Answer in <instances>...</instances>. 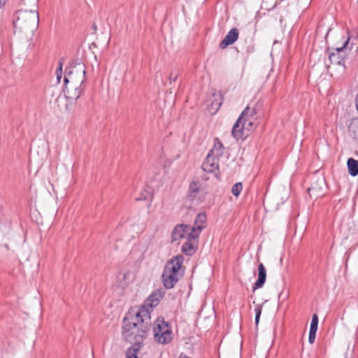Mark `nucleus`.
Wrapping results in <instances>:
<instances>
[{"label":"nucleus","instance_id":"f257e3e1","mask_svg":"<svg viewBox=\"0 0 358 358\" xmlns=\"http://www.w3.org/2000/svg\"><path fill=\"white\" fill-rule=\"evenodd\" d=\"M151 317L147 310L141 313L131 308L126 313L122 322V334L123 338L132 345L143 346L151 327Z\"/></svg>","mask_w":358,"mask_h":358},{"label":"nucleus","instance_id":"f03ea898","mask_svg":"<svg viewBox=\"0 0 358 358\" xmlns=\"http://www.w3.org/2000/svg\"><path fill=\"white\" fill-rule=\"evenodd\" d=\"M85 65L78 60L72 61L65 69L64 85L68 84H84L86 81Z\"/></svg>","mask_w":358,"mask_h":358},{"label":"nucleus","instance_id":"7ed1b4c3","mask_svg":"<svg viewBox=\"0 0 358 358\" xmlns=\"http://www.w3.org/2000/svg\"><path fill=\"white\" fill-rule=\"evenodd\" d=\"M153 334L155 341L159 344H169L173 339L171 325L163 317H159L155 322Z\"/></svg>","mask_w":358,"mask_h":358},{"label":"nucleus","instance_id":"20e7f679","mask_svg":"<svg viewBox=\"0 0 358 358\" xmlns=\"http://www.w3.org/2000/svg\"><path fill=\"white\" fill-rule=\"evenodd\" d=\"M256 108H251L249 106L245 108L232 128L231 134L234 138L238 140L240 138H245L247 137L248 134H244V127H241V124L243 120H245L246 119L256 120Z\"/></svg>","mask_w":358,"mask_h":358},{"label":"nucleus","instance_id":"39448f33","mask_svg":"<svg viewBox=\"0 0 358 358\" xmlns=\"http://www.w3.org/2000/svg\"><path fill=\"white\" fill-rule=\"evenodd\" d=\"M165 291L162 288H159L154 291L144 301L140 307H134L138 312H142L143 310H147L150 315L153 308L156 307L159 301L164 297Z\"/></svg>","mask_w":358,"mask_h":358},{"label":"nucleus","instance_id":"423d86ee","mask_svg":"<svg viewBox=\"0 0 358 358\" xmlns=\"http://www.w3.org/2000/svg\"><path fill=\"white\" fill-rule=\"evenodd\" d=\"M183 261L184 257L182 255H178L173 257L166 262L163 271H167L169 274L180 278L182 274L180 275V270L182 267Z\"/></svg>","mask_w":358,"mask_h":358},{"label":"nucleus","instance_id":"0eeeda50","mask_svg":"<svg viewBox=\"0 0 358 358\" xmlns=\"http://www.w3.org/2000/svg\"><path fill=\"white\" fill-rule=\"evenodd\" d=\"M83 84H68L65 85L64 92L69 103L77 101L83 92Z\"/></svg>","mask_w":358,"mask_h":358},{"label":"nucleus","instance_id":"6e6552de","mask_svg":"<svg viewBox=\"0 0 358 358\" xmlns=\"http://www.w3.org/2000/svg\"><path fill=\"white\" fill-rule=\"evenodd\" d=\"M17 14L18 16L13 23L15 27L17 25L20 26L26 22H27L29 24H34L36 21H38V13L36 11L30 10L27 12V10H20L17 12Z\"/></svg>","mask_w":358,"mask_h":358},{"label":"nucleus","instance_id":"1a4fd4ad","mask_svg":"<svg viewBox=\"0 0 358 358\" xmlns=\"http://www.w3.org/2000/svg\"><path fill=\"white\" fill-rule=\"evenodd\" d=\"M219 157H215L211 153H208L205 161L202 164V169L208 173H213L215 170H218L219 169Z\"/></svg>","mask_w":358,"mask_h":358},{"label":"nucleus","instance_id":"9d476101","mask_svg":"<svg viewBox=\"0 0 358 358\" xmlns=\"http://www.w3.org/2000/svg\"><path fill=\"white\" fill-rule=\"evenodd\" d=\"M238 29L237 28L231 29L220 43L219 48L222 50L225 49L229 45L234 44L238 40Z\"/></svg>","mask_w":358,"mask_h":358},{"label":"nucleus","instance_id":"9b49d317","mask_svg":"<svg viewBox=\"0 0 358 358\" xmlns=\"http://www.w3.org/2000/svg\"><path fill=\"white\" fill-rule=\"evenodd\" d=\"M266 280V270L262 263L258 264V278L252 286V292L262 288Z\"/></svg>","mask_w":358,"mask_h":358},{"label":"nucleus","instance_id":"f8f14e48","mask_svg":"<svg viewBox=\"0 0 358 358\" xmlns=\"http://www.w3.org/2000/svg\"><path fill=\"white\" fill-rule=\"evenodd\" d=\"M180 277L169 274L167 271H163L162 275V280L165 289H170L174 287L178 282Z\"/></svg>","mask_w":358,"mask_h":358},{"label":"nucleus","instance_id":"ddd939ff","mask_svg":"<svg viewBox=\"0 0 358 358\" xmlns=\"http://www.w3.org/2000/svg\"><path fill=\"white\" fill-rule=\"evenodd\" d=\"M188 229H190V225L184 224L176 225L171 233L173 241H176L186 238V233Z\"/></svg>","mask_w":358,"mask_h":358},{"label":"nucleus","instance_id":"4468645a","mask_svg":"<svg viewBox=\"0 0 358 358\" xmlns=\"http://www.w3.org/2000/svg\"><path fill=\"white\" fill-rule=\"evenodd\" d=\"M345 56L339 52H329V60L331 64L341 66L345 69Z\"/></svg>","mask_w":358,"mask_h":358},{"label":"nucleus","instance_id":"2eb2a0df","mask_svg":"<svg viewBox=\"0 0 358 358\" xmlns=\"http://www.w3.org/2000/svg\"><path fill=\"white\" fill-rule=\"evenodd\" d=\"M224 147L222 143L219 140L218 138H215L214 140L213 148L209 151L208 153L215 155V157H220L224 152Z\"/></svg>","mask_w":358,"mask_h":358},{"label":"nucleus","instance_id":"dca6fc26","mask_svg":"<svg viewBox=\"0 0 358 358\" xmlns=\"http://www.w3.org/2000/svg\"><path fill=\"white\" fill-rule=\"evenodd\" d=\"M347 166L351 176L355 177L358 175V160L349 158L347 161Z\"/></svg>","mask_w":358,"mask_h":358},{"label":"nucleus","instance_id":"f3484780","mask_svg":"<svg viewBox=\"0 0 358 358\" xmlns=\"http://www.w3.org/2000/svg\"><path fill=\"white\" fill-rule=\"evenodd\" d=\"M201 231V227L190 226V229H188V231L186 233V239L192 241L198 238Z\"/></svg>","mask_w":358,"mask_h":358},{"label":"nucleus","instance_id":"a211bd4d","mask_svg":"<svg viewBox=\"0 0 358 358\" xmlns=\"http://www.w3.org/2000/svg\"><path fill=\"white\" fill-rule=\"evenodd\" d=\"M182 252L187 256H192L195 252L196 248L194 247L192 241L187 240L182 246Z\"/></svg>","mask_w":358,"mask_h":358},{"label":"nucleus","instance_id":"6ab92c4d","mask_svg":"<svg viewBox=\"0 0 358 358\" xmlns=\"http://www.w3.org/2000/svg\"><path fill=\"white\" fill-rule=\"evenodd\" d=\"M200 189V186L199 185L198 182L192 181L188 189V196L190 198V199L193 200L194 199Z\"/></svg>","mask_w":358,"mask_h":358},{"label":"nucleus","instance_id":"aec40b11","mask_svg":"<svg viewBox=\"0 0 358 358\" xmlns=\"http://www.w3.org/2000/svg\"><path fill=\"white\" fill-rule=\"evenodd\" d=\"M348 134L352 138L358 140V120H353L350 123Z\"/></svg>","mask_w":358,"mask_h":358},{"label":"nucleus","instance_id":"412c9836","mask_svg":"<svg viewBox=\"0 0 358 358\" xmlns=\"http://www.w3.org/2000/svg\"><path fill=\"white\" fill-rule=\"evenodd\" d=\"M195 227H201L202 230L206 227V215L205 213H199L194 220V224Z\"/></svg>","mask_w":358,"mask_h":358},{"label":"nucleus","instance_id":"4be33fe9","mask_svg":"<svg viewBox=\"0 0 358 358\" xmlns=\"http://www.w3.org/2000/svg\"><path fill=\"white\" fill-rule=\"evenodd\" d=\"M141 347L136 345H132L129 347L125 352L126 358H138L137 354L141 350Z\"/></svg>","mask_w":358,"mask_h":358},{"label":"nucleus","instance_id":"5701e85b","mask_svg":"<svg viewBox=\"0 0 358 358\" xmlns=\"http://www.w3.org/2000/svg\"><path fill=\"white\" fill-rule=\"evenodd\" d=\"M254 120H248V119H246L245 120H243L242 123L241 124V127H244V131L245 130H248V131H250L255 128Z\"/></svg>","mask_w":358,"mask_h":358},{"label":"nucleus","instance_id":"b1692460","mask_svg":"<svg viewBox=\"0 0 358 358\" xmlns=\"http://www.w3.org/2000/svg\"><path fill=\"white\" fill-rule=\"evenodd\" d=\"M243 189L242 182H238L235 183L231 188V193L235 196H238Z\"/></svg>","mask_w":358,"mask_h":358},{"label":"nucleus","instance_id":"393cba45","mask_svg":"<svg viewBox=\"0 0 358 358\" xmlns=\"http://www.w3.org/2000/svg\"><path fill=\"white\" fill-rule=\"evenodd\" d=\"M350 40V36H348L347 40L344 42L343 46L341 47V48H335L334 49L335 51H333L332 52H339L340 54H342V52H343V50L347 48V46H348V45L349 43ZM329 50H330V48H328L327 49V52H330Z\"/></svg>","mask_w":358,"mask_h":358},{"label":"nucleus","instance_id":"a878e982","mask_svg":"<svg viewBox=\"0 0 358 358\" xmlns=\"http://www.w3.org/2000/svg\"><path fill=\"white\" fill-rule=\"evenodd\" d=\"M262 305L258 304L255 306V324L257 326L259 322L260 316L262 314Z\"/></svg>","mask_w":358,"mask_h":358},{"label":"nucleus","instance_id":"bb28decb","mask_svg":"<svg viewBox=\"0 0 358 358\" xmlns=\"http://www.w3.org/2000/svg\"><path fill=\"white\" fill-rule=\"evenodd\" d=\"M318 322H319V319H318L317 315V314H313V316H312V320H311L310 329H313V330L317 331V327H318Z\"/></svg>","mask_w":358,"mask_h":358},{"label":"nucleus","instance_id":"cd10ccee","mask_svg":"<svg viewBox=\"0 0 358 358\" xmlns=\"http://www.w3.org/2000/svg\"><path fill=\"white\" fill-rule=\"evenodd\" d=\"M152 197V195L150 194V192L146 189H145L141 194L139 197H136L135 199L136 201H144L147 200L149 198Z\"/></svg>","mask_w":358,"mask_h":358},{"label":"nucleus","instance_id":"c85d7f7f","mask_svg":"<svg viewBox=\"0 0 358 358\" xmlns=\"http://www.w3.org/2000/svg\"><path fill=\"white\" fill-rule=\"evenodd\" d=\"M317 331L310 329L308 336V342L313 344L315 342Z\"/></svg>","mask_w":358,"mask_h":358},{"label":"nucleus","instance_id":"c756f323","mask_svg":"<svg viewBox=\"0 0 358 358\" xmlns=\"http://www.w3.org/2000/svg\"><path fill=\"white\" fill-rule=\"evenodd\" d=\"M178 76V71L176 70V73L174 72V71H172L171 72V73L169 75V78L170 84H171L172 82L176 81Z\"/></svg>","mask_w":358,"mask_h":358},{"label":"nucleus","instance_id":"7c9ffc66","mask_svg":"<svg viewBox=\"0 0 358 358\" xmlns=\"http://www.w3.org/2000/svg\"><path fill=\"white\" fill-rule=\"evenodd\" d=\"M62 65H63V63H62V60L60 59L59 61V66L56 70V73H62Z\"/></svg>","mask_w":358,"mask_h":358},{"label":"nucleus","instance_id":"2f4dec72","mask_svg":"<svg viewBox=\"0 0 358 358\" xmlns=\"http://www.w3.org/2000/svg\"><path fill=\"white\" fill-rule=\"evenodd\" d=\"M6 0H0V8L5 5Z\"/></svg>","mask_w":358,"mask_h":358},{"label":"nucleus","instance_id":"473e14b6","mask_svg":"<svg viewBox=\"0 0 358 358\" xmlns=\"http://www.w3.org/2000/svg\"><path fill=\"white\" fill-rule=\"evenodd\" d=\"M56 74H57V80H58V82H59V81H60V79H61V78H62V73H56Z\"/></svg>","mask_w":358,"mask_h":358},{"label":"nucleus","instance_id":"72a5a7b5","mask_svg":"<svg viewBox=\"0 0 358 358\" xmlns=\"http://www.w3.org/2000/svg\"><path fill=\"white\" fill-rule=\"evenodd\" d=\"M315 190V187H309L308 189V192L310 194L311 192H313Z\"/></svg>","mask_w":358,"mask_h":358},{"label":"nucleus","instance_id":"f704fd0d","mask_svg":"<svg viewBox=\"0 0 358 358\" xmlns=\"http://www.w3.org/2000/svg\"><path fill=\"white\" fill-rule=\"evenodd\" d=\"M356 31V36L355 38L358 39V27L355 29Z\"/></svg>","mask_w":358,"mask_h":358},{"label":"nucleus","instance_id":"c9c22d12","mask_svg":"<svg viewBox=\"0 0 358 358\" xmlns=\"http://www.w3.org/2000/svg\"><path fill=\"white\" fill-rule=\"evenodd\" d=\"M5 248L8 250L9 249L8 245V244H5Z\"/></svg>","mask_w":358,"mask_h":358},{"label":"nucleus","instance_id":"e433bc0d","mask_svg":"<svg viewBox=\"0 0 358 358\" xmlns=\"http://www.w3.org/2000/svg\"><path fill=\"white\" fill-rule=\"evenodd\" d=\"M93 28H94V29H96V25H95V24H94V25H93Z\"/></svg>","mask_w":358,"mask_h":358},{"label":"nucleus","instance_id":"4c0bfd02","mask_svg":"<svg viewBox=\"0 0 358 358\" xmlns=\"http://www.w3.org/2000/svg\"><path fill=\"white\" fill-rule=\"evenodd\" d=\"M357 3H358V0H357Z\"/></svg>","mask_w":358,"mask_h":358}]
</instances>
